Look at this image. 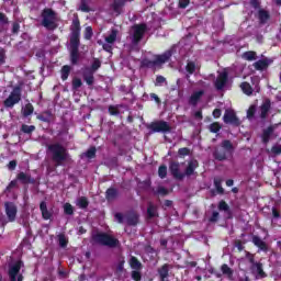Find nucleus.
Here are the masks:
<instances>
[{
  "label": "nucleus",
  "mask_w": 281,
  "mask_h": 281,
  "mask_svg": "<svg viewBox=\"0 0 281 281\" xmlns=\"http://www.w3.org/2000/svg\"><path fill=\"white\" fill-rule=\"evenodd\" d=\"M82 87V80L80 78H75L72 80V89H80Z\"/></svg>",
  "instance_id": "nucleus-46"
},
{
  "label": "nucleus",
  "mask_w": 281,
  "mask_h": 281,
  "mask_svg": "<svg viewBox=\"0 0 281 281\" xmlns=\"http://www.w3.org/2000/svg\"><path fill=\"white\" fill-rule=\"evenodd\" d=\"M234 150V145H232V142L224 140L221 144V147H217L214 151V157L218 161H225L227 159V155H232Z\"/></svg>",
  "instance_id": "nucleus-4"
},
{
  "label": "nucleus",
  "mask_w": 281,
  "mask_h": 281,
  "mask_svg": "<svg viewBox=\"0 0 281 281\" xmlns=\"http://www.w3.org/2000/svg\"><path fill=\"white\" fill-rule=\"evenodd\" d=\"M222 272L224 273V276H227L228 278H232L233 276L232 268L227 265L222 266Z\"/></svg>",
  "instance_id": "nucleus-39"
},
{
  "label": "nucleus",
  "mask_w": 281,
  "mask_h": 281,
  "mask_svg": "<svg viewBox=\"0 0 281 281\" xmlns=\"http://www.w3.org/2000/svg\"><path fill=\"white\" fill-rule=\"evenodd\" d=\"M130 266L132 267V269H142V262H139V260H137V258L132 257L130 259Z\"/></svg>",
  "instance_id": "nucleus-31"
},
{
  "label": "nucleus",
  "mask_w": 281,
  "mask_h": 281,
  "mask_svg": "<svg viewBox=\"0 0 281 281\" xmlns=\"http://www.w3.org/2000/svg\"><path fill=\"white\" fill-rule=\"evenodd\" d=\"M40 210H41L42 216H43V218H45V221H49V218H52V213L47 210V203L42 202L40 204Z\"/></svg>",
  "instance_id": "nucleus-20"
},
{
  "label": "nucleus",
  "mask_w": 281,
  "mask_h": 281,
  "mask_svg": "<svg viewBox=\"0 0 281 281\" xmlns=\"http://www.w3.org/2000/svg\"><path fill=\"white\" fill-rule=\"evenodd\" d=\"M71 71V67L69 66H64L61 68V80H67V78H69V74Z\"/></svg>",
  "instance_id": "nucleus-32"
},
{
  "label": "nucleus",
  "mask_w": 281,
  "mask_h": 281,
  "mask_svg": "<svg viewBox=\"0 0 281 281\" xmlns=\"http://www.w3.org/2000/svg\"><path fill=\"white\" fill-rule=\"evenodd\" d=\"M218 210H221L222 212H227V210H229V205H227L225 201H221L218 204Z\"/></svg>",
  "instance_id": "nucleus-52"
},
{
  "label": "nucleus",
  "mask_w": 281,
  "mask_h": 281,
  "mask_svg": "<svg viewBox=\"0 0 281 281\" xmlns=\"http://www.w3.org/2000/svg\"><path fill=\"white\" fill-rule=\"evenodd\" d=\"M252 243H254V245H256V247H258V248L261 249L262 251H266V249H267V244H266L262 239H260V237L254 236V237H252Z\"/></svg>",
  "instance_id": "nucleus-23"
},
{
  "label": "nucleus",
  "mask_w": 281,
  "mask_h": 281,
  "mask_svg": "<svg viewBox=\"0 0 281 281\" xmlns=\"http://www.w3.org/2000/svg\"><path fill=\"white\" fill-rule=\"evenodd\" d=\"M227 76H228L227 70H224L218 74V76L214 82L215 89L217 91H223V89H225V87H227Z\"/></svg>",
  "instance_id": "nucleus-10"
},
{
  "label": "nucleus",
  "mask_w": 281,
  "mask_h": 281,
  "mask_svg": "<svg viewBox=\"0 0 281 281\" xmlns=\"http://www.w3.org/2000/svg\"><path fill=\"white\" fill-rule=\"evenodd\" d=\"M132 278L135 281H140L142 280V274L138 271H133L132 272Z\"/></svg>",
  "instance_id": "nucleus-55"
},
{
  "label": "nucleus",
  "mask_w": 281,
  "mask_h": 281,
  "mask_svg": "<svg viewBox=\"0 0 281 281\" xmlns=\"http://www.w3.org/2000/svg\"><path fill=\"white\" fill-rule=\"evenodd\" d=\"M115 194H117V191L115 189H108L106 191V199H115Z\"/></svg>",
  "instance_id": "nucleus-48"
},
{
  "label": "nucleus",
  "mask_w": 281,
  "mask_h": 281,
  "mask_svg": "<svg viewBox=\"0 0 281 281\" xmlns=\"http://www.w3.org/2000/svg\"><path fill=\"white\" fill-rule=\"evenodd\" d=\"M83 79L87 82V85L89 86L93 85V72H89V74L85 72Z\"/></svg>",
  "instance_id": "nucleus-38"
},
{
  "label": "nucleus",
  "mask_w": 281,
  "mask_h": 281,
  "mask_svg": "<svg viewBox=\"0 0 281 281\" xmlns=\"http://www.w3.org/2000/svg\"><path fill=\"white\" fill-rule=\"evenodd\" d=\"M48 149L53 155V161H55L56 166H64L65 161H71V157L69 156L67 148L63 145L54 144L50 145Z\"/></svg>",
  "instance_id": "nucleus-1"
},
{
  "label": "nucleus",
  "mask_w": 281,
  "mask_h": 281,
  "mask_svg": "<svg viewBox=\"0 0 281 281\" xmlns=\"http://www.w3.org/2000/svg\"><path fill=\"white\" fill-rule=\"evenodd\" d=\"M77 205H78V207H81V209L88 207L89 200H87V198H85V196H81L77 200Z\"/></svg>",
  "instance_id": "nucleus-33"
},
{
  "label": "nucleus",
  "mask_w": 281,
  "mask_h": 281,
  "mask_svg": "<svg viewBox=\"0 0 281 281\" xmlns=\"http://www.w3.org/2000/svg\"><path fill=\"white\" fill-rule=\"evenodd\" d=\"M23 261H16L9 269V276L12 281H23V274L20 273Z\"/></svg>",
  "instance_id": "nucleus-7"
},
{
  "label": "nucleus",
  "mask_w": 281,
  "mask_h": 281,
  "mask_svg": "<svg viewBox=\"0 0 281 281\" xmlns=\"http://www.w3.org/2000/svg\"><path fill=\"white\" fill-rule=\"evenodd\" d=\"M245 60H256V53L255 52H246L244 53Z\"/></svg>",
  "instance_id": "nucleus-43"
},
{
  "label": "nucleus",
  "mask_w": 281,
  "mask_h": 281,
  "mask_svg": "<svg viewBox=\"0 0 281 281\" xmlns=\"http://www.w3.org/2000/svg\"><path fill=\"white\" fill-rule=\"evenodd\" d=\"M258 19H259V23H267V21H269L270 19L269 12L263 9L259 10Z\"/></svg>",
  "instance_id": "nucleus-24"
},
{
  "label": "nucleus",
  "mask_w": 281,
  "mask_h": 281,
  "mask_svg": "<svg viewBox=\"0 0 281 281\" xmlns=\"http://www.w3.org/2000/svg\"><path fill=\"white\" fill-rule=\"evenodd\" d=\"M181 165L179 162H171L169 166V170L171 175L175 177V179H183L186 177V173L181 172Z\"/></svg>",
  "instance_id": "nucleus-14"
},
{
  "label": "nucleus",
  "mask_w": 281,
  "mask_h": 281,
  "mask_svg": "<svg viewBox=\"0 0 281 281\" xmlns=\"http://www.w3.org/2000/svg\"><path fill=\"white\" fill-rule=\"evenodd\" d=\"M114 218L117 223H124L126 221L127 225H137V216L135 214L122 215V213H115Z\"/></svg>",
  "instance_id": "nucleus-9"
},
{
  "label": "nucleus",
  "mask_w": 281,
  "mask_h": 281,
  "mask_svg": "<svg viewBox=\"0 0 281 281\" xmlns=\"http://www.w3.org/2000/svg\"><path fill=\"white\" fill-rule=\"evenodd\" d=\"M21 102V88L16 87L12 90L9 98L4 101V106L11 109L14 104H19Z\"/></svg>",
  "instance_id": "nucleus-6"
},
{
  "label": "nucleus",
  "mask_w": 281,
  "mask_h": 281,
  "mask_svg": "<svg viewBox=\"0 0 281 281\" xmlns=\"http://www.w3.org/2000/svg\"><path fill=\"white\" fill-rule=\"evenodd\" d=\"M95 157V147H91L85 154L81 155L82 159H93Z\"/></svg>",
  "instance_id": "nucleus-29"
},
{
  "label": "nucleus",
  "mask_w": 281,
  "mask_h": 281,
  "mask_svg": "<svg viewBox=\"0 0 281 281\" xmlns=\"http://www.w3.org/2000/svg\"><path fill=\"white\" fill-rule=\"evenodd\" d=\"M5 50L2 47H0V65H5Z\"/></svg>",
  "instance_id": "nucleus-51"
},
{
  "label": "nucleus",
  "mask_w": 281,
  "mask_h": 281,
  "mask_svg": "<svg viewBox=\"0 0 281 281\" xmlns=\"http://www.w3.org/2000/svg\"><path fill=\"white\" fill-rule=\"evenodd\" d=\"M179 155H188V148L179 149Z\"/></svg>",
  "instance_id": "nucleus-64"
},
{
  "label": "nucleus",
  "mask_w": 281,
  "mask_h": 281,
  "mask_svg": "<svg viewBox=\"0 0 281 281\" xmlns=\"http://www.w3.org/2000/svg\"><path fill=\"white\" fill-rule=\"evenodd\" d=\"M20 27H21V26L19 25V23L14 22V23H13V26H12V32H13V34H16V32H19Z\"/></svg>",
  "instance_id": "nucleus-59"
},
{
  "label": "nucleus",
  "mask_w": 281,
  "mask_h": 281,
  "mask_svg": "<svg viewBox=\"0 0 281 281\" xmlns=\"http://www.w3.org/2000/svg\"><path fill=\"white\" fill-rule=\"evenodd\" d=\"M164 82H166V78L164 76H158L156 78V87H161V85H164Z\"/></svg>",
  "instance_id": "nucleus-53"
},
{
  "label": "nucleus",
  "mask_w": 281,
  "mask_h": 281,
  "mask_svg": "<svg viewBox=\"0 0 281 281\" xmlns=\"http://www.w3.org/2000/svg\"><path fill=\"white\" fill-rule=\"evenodd\" d=\"M158 175L160 179H165V177L168 175V168L166 166H160L158 169Z\"/></svg>",
  "instance_id": "nucleus-41"
},
{
  "label": "nucleus",
  "mask_w": 281,
  "mask_h": 281,
  "mask_svg": "<svg viewBox=\"0 0 281 281\" xmlns=\"http://www.w3.org/2000/svg\"><path fill=\"white\" fill-rule=\"evenodd\" d=\"M225 124H233L234 126H240V120L236 117V113L232 110H226L223 116Z\"/></svg>",
  "instance_id": "nucleus-12"
},
{
  "label": "nucleus",
  "mask_w": 281,
  "mask_h": 281,
  "mask_svg": "<svg viewBox=\"0 0 281 281\" xmlns=\"http://www.w3.org/2000/svg\"><path fill=\"white\" fill-rule=\"evenodd\" d=\"M58 243H59V246L65 248V247H67L69 239H67V237L61 234V235H58Z\"/></svg>",
  "instance_id": "nucleus-35"
},
{
  "label": "nucleus",
  "mask_w": 281,
  "mask_h": 281,
  "mask_svg": "<svg viewBox=\"0 0 281 281\" xmlns=\"http://www.w3.org/2000/svg\"><path fill=\"white\" fill-rule=\"evenodd\" d=\"M78 48H70V60L72 65H78Z\"/></svg>",
  "instance_id": "nucleus-30"
},
{
  "label": "nucleus",
  "mask_w": 281,
  "mask_h": 281,
  "mask_svg": "<svg viewBox=\"0 0 281 281\" xmlns=\"http://www.w3.org/2000/svg\"><path fill=\"white\" fill-rule=\"evenodd\" d=\"M5 207V214L9 218V221L12 223L15 221L16 218V205H14V203L12 202H7L4 204Z\"/></svg>",
  "instance_id": "nucleus-13"
},
{
  "label": "nucleus",
  "mask_w": 281,
  "mask_h": 281,
  "mask_svg": "<svg viewBox=\"0 0 281 281\" xmlns=\"http://www.w3.org/2000/svg\"><path fill=\"white\" fill-rule=\"evenodd\" d=\"M32 113H34V105H32V103H27L22 108V115H24V117L32 115Z\"/></svg>",
  "instance_id": "nucleus-25"
},
{
  "label": "nucleus",
  "mask_w": 281,
  "mask_h": 281,
  "mask_svg": "<svg viewBox=\"0 0 281 281\" xmlns=\"http://www.w3.org/2000/svg\"><path fill=\"white\" fill-rule=\"evenodd\" d=\"M9 170H14L16 168V162L14 160H11L8 165Z\"/></svg>",
  "instance_id": "nucleus-60"
},
{
  "label": "nucleus",
  "mask_w": 281,
  "mask_h": 281,
  "mask_svg": "<svg viewBox=\"0 0 281 281\" xmlns=\"http://www.w3.org/2000/svg\"><path fill=\"white\" fill-rule=\"evenodd\" d=\"M273 133V128L269 127L268 130H266L263 132V142L267 143L269 142V135H271Z\"/></svg>",
  "instance_id": "nucleus-49"
},
{
  "label": "nucleus",
  "mask_w": 281,
  "mask_h": 281,
  "mask_svg": "<svg viewBox=\"0 0 281 281\" xmlns=\"http://www.w3.org/2000/svg\"><path fill=\"white\" fill-rule=\"evenodd\" d=\"M200 67L194 61H188L186 66V71L189 76H192L195 71H199Z\"/></svg>",
  "instance_id": "nucleus-21"
},
{
  "label": "nucleus",
  "mask_w": 281,
  "mask_h": 281,
  "mask_svg": "<svg viewBox=\"0 0 281 281\" xmlns=\"http://www.w3.org/2000/svg\"><path fill=\"white\" fill-rule=\"evenodd\" d=\"M255 69L262 70L269 67V61L267 59L258 60L254 64Z\"/></svg>",
  "instance_id": "nucleus-26"
},
{
  "label": "nucleus",
  "mask_w": 281,
  "mask_h": 281,
  "mask_svg": "<svg viewBox=\"0 0 281 281\" xmlns=\"http://www.w3.org/2000/svg\"><path fill=\"white\" fill-rule=\"evenodd\" d=\"M144 34H146V24H136L132 26L130 31V40L133 45H137V43L144 38Z\"/></svg>",
  "instance_id": "nucleus-5"
},
{
  "label": "nucleus",
  "mask_w": 281,
  "mask_h": 281,
  "mask_svg": "<svg viewBox=\"0 0 281 281\" xmlns=\"http://www.w3.org/2000/svg\"><path fill=\"white\" fill-rule=\"evenodd\" d=\"M203 90H199L195 91L189 100V103L192 104V106H196V104H199V100H201V98H203Z\"/></svg>",
  "instance_id": "nucleus-17"
},
{
  "label": "nucleus",
  "mask_w": 281,
  "mask_h": 281,
  "mask_svg": "<svg viewBox=\"0 0 281 281\" xmlns=\"http://www.w3.org/2000/svg\"><path fill=\"white\" fill-rule=\"evenodd\" d=\"M56 21H58V15L52 9H44L42 12V25L46 30H54L56 27Z\"/></svg>",
  "instance_id": "nucleus-2"
},
{
  "label": "nucleus",
  "mask_w": 281,
  "mask_h": 281,
  "mask_svg": "<svg viewBox=\"0 0 281 281\" xmlns=\"http://www.w3.org/2000/svg\"><path fill=\"white\" fill-rule=\"evenodd\" d=\"M103 49H104L105 52H111V50L113 49V44H111V43H109V42H105V43L103 44Z\"/></svg>",
  "instance_id": "nucleus-56"
},
{
  "label": "nucleus",
  "mask_w": 281,
  "mask_h": 281,
  "mask_svg": "<svg viewBox=\"0 0 281 281\" xmlns=\"http://www.w3.org/2000/svg\"><path fill=\"white\" fill-rule=\"evenodd\" d=\"M147 214L149 218H155V216H157V207H155L154 205H149L147 209Z\"/></svg>",
  "instance_id": "nucleus-37"
},
{
  "label": "nucleus",
  "mask_w": 281,
  "mask_h": 281,
  "mask_svg": "<svg viewBox=\"0 0 281 281\" xmlns=\"http://www.w3.org/2000/svg\"><path fill=\"white\" fill-rule=\"evenodd\" d=\"M93 36V29L91 26H87L85 30V38L89 41Z\"/></svg>",
  "instance_id": "nucleus-45"
},
{
  "label": "nucleus",
  "mask_w": 281,
  "mask_h": 281,
  "mask_svg": "<svg viewBox=\"0 0 281 281\" xmlns=\"http://www.w3.org/2000/svg\"><path fill=\"white\" fill-rule=\"evenodd\" d=\"M210 131H211V133H218V131H221V124L212 123L210 125Z\"/></svg>",
  "instance_id": "nucleus-47"
},
{
  "label": "nucleus",
  "mask_w": 281,
  "mask_h": 281,
  "mask_svg": "<svg viewBox=\"0 0 281 281\" xmlns=\"http://www.w3.org/2000/svg\"><path fill=\"white\" fill-rule=\"evenodd\" d=\"M240 89L246 95H251L254 93V89H251V86L247 82H243Z\"/></svg>",
  "instance_id": "nucleus-27"
},
{
  "label": "nucleus",
  "mask_w": 281,
  "mask_h": 281,
  "mask_svg": "<svg viewBox=\"0 0 281 281\" xmlns=\"http://www.w3.org/2000/svg\"><path fill=\"white\" fill-rule=\"evenodd\" d=\"M100 67H101L100 60L94 59V61L92 63V70L98 71V69H100Z\"/></svg>",
  "instance_id": "nucleus-54"
},
{
  "label": "nucleus",
  "mask_w": 281,
  "mask_h": 281,
  "mask_svg": "<svg viewBox=\"0 0 281 281\" xmlns=\"http://www.w3.org/2000/svg\"><path fill=\"white\" fill-rule=\"evenodd\" d=\"M172 56V52H166L162 55H157L151 61H148L147 67H157L159 65H164V63H168Z\"/></svg>",
  "instance_id": "nucleus-8"
},
{
  "label": "nucleus",
  "mask_w": 281,
  "mask_h": 281,
  "mask_svg": "<svg viewBox=\"0 0 281 281\" xmlns=\"http://www.w3.org/2000/svg\"><path fill=\"white\" fill-rule=\"evenodd\" d=\"M64 212L68 214V216H71L74 214V206L70 203L64 204Z\"/></svg>",
  "instance_id": "nucleus-40"
},
{
  "label": "nucleus",
  "mask_w": 281,
  "mask_h": 281,
  "mask_svg": "<svg viewBox=\"0 0 281 281\" xmlns=\"http://www.w3.org/2000/svg\"><path fill=\"white\" fill-rule=\"evenodd\" d=\"M214 186H215V188H216L218 194H223V192H225V190H224L223 187L221 186V180L215 179V180H214Z\"/></svg>",
  "instance_id": "nucleus-44"
},
{
  "label": "nucleus",
  "mask_w": 281,
  "mask_h": 281,
  "mask_svg": "<svg viewBox=\"0 0 281 281\" xmlns=\"http://www.w3.org/2000/svg\"><path fill=\"white\" fill-rule=\"evenodd\" d=\"M92 240L97 245H104L105 247H117V245H120V241L117 239L104 233H98L92 235Z\"/></svg>",
  "instance_id": "nucleus-3"
},
{
  "label": "nucleus",
  "mask_w": 281,
  "mask_h": 281,
  "mask_svg": "<svg viewBox=\"0 0 281 281\" xmlns=\"http://www.w3.org/2000/svg\"><path fill=\"white\" fill-rule=\"evenodd\" d=\"M196 168H199V161L196 160H191L187 167L186 170V176L187 177H191V175H194V170H196Z\"/></svg>",
  "instance_id": "nucleus-18"
},
{
  "label": "nucleus",
  "mask_w": 281,
  "mask_h": 281,
  "mask_svg": "<svg viewBox=\"0 0 281 281\" xmlns=\"http://www.w3.org/2000/svg\"><path fill=\"white\" fill-rule=\"evenodd\" d=\"M255 113H256V105H250V108L247 111V119L251 120Z\"/></svg>",
  "instance_id": "nucleus-50"
},
{
  "label": "nucleus",
  "mask_w": 281,
  "mask_h": 281,
  "mask_svg": "<svg viewBox=\"0 0 281 281\" xmlns=\"http://www.w3.org/2000/svg\"><path fill=\"white\" fill-rule=\"evenodd\" d=\"M79 10H81V12H89V7H87V4H81Z\"/></svg>",
  "instance_id": "nucleus-63"
},
{
  "label": "nucleus",
  "mask_w": 281,
  "mask_h": 281,
  "mask_svg": "<svg viewBox=\"0 0 281 281\" xmlns=\"http://www.w3.org/2000/svg\"><path fill=\"white\" fill-rule=\"evenodd\" d=\"M252 273L256 278H265V271L262 270V263H254L251 267Z\"/></svg>",
  "instance_id": "nucleus-16"
},
{
  "label": "nucleus",
  "mask_w": 281,
  "mask_h": 281,
  "mask_svg": "<svg viewBox=\"0 0 281 281\" xmlns=\"http://www.w3.org/2000/svg\"><path fill=\"white\" fill-rule=\"evenodd\" d=\"M270 155H273L274 157H277V155H281V145L272 146Z\"/></svg>",
  "instance_id": "nucleus-42"
},
{
  "label": "nucleus",
  "mask_w": 281,
  "mask_h": 281,
  "mask_svg": "<svg viewBox=\"0 0 281 281\" xmlns=\"http://www.w3.org/2000/svg\"><path fill=\"white\" fill-rule=\"evenodd\" d=\"M80 46V35L71 34L70 35V49H78Z\"/></svg>",
  "instance_id": "nucleus-22"
},
{
  "label": "nucleus",
  "mask_w": 281,
  "mask_h": 281,
  "mask_svg": "<svg viewBox=\"0 0 281 281\" xmlns=\"http://www.w3.org/2000/svg\"><path fill=\"white\" fill-rule=\"evenodd\" d=\"M179 5L182 9L188 8V5H190V0H180Z\"/></svg>",
  "instance_id": "nucleus-57"
},
{
  "label": "nucleus",
  "mask_w": 281,
  "mask_h": 281,
  "mask_svg": "<svg viewBox=\"0 0 281 281\" xmlns=\"http://www.w3.org/2000/svg\"><path fill=\"white\" fill-rule=\"evenodd\" d=\"M116 40H117V31L116 30H112L110 35H108L105 37V43H110V44L113 45Z\"/></svg>",
  "instance_id": "nucleus-28"
},
{
  "label": "nucleus",
  "mask_w": 281,
  "mask_h": 281,
  "mask_svg": "<svg viewBox=\"0 0 281 281\" xmlns=\"http://www.w3.org/2000/svg\"><path fill=\"white\" fill-rule=\"evenodd\" d=\"M269 109H271V101L265 100L259 109V117H261V120H265V117H267Z\"/></svg>",
  "instance_id": "nucleus-15"
},
{
  "label": "nucleus",
  "mask_w": 281,
  "mask_h": 281,
  "mask_svg": "<svg viewBox=\"0 0 281 281\" xmlns=\"http://www.w3.org/2000/svg\"><path fill=\"white\" fill-rule=\"evenodd\" d=\"M216 221H218V212H213L211 218H210V222L211 223H216Z\"/></svg>",
  "instance_id": "nucleus-58"
},
{
  "label": "nucleus",
  "mask_w": 281,
  "mask_h": 281,
  "mask_svg": "<svg viewBox=\"0 0 281 281\" xmlns=\"http://www.w3.org/2000/svg\"><path fill=\"white\" fill-rule=\"evenodd\" d=\"M194 117L196 120H203V114L201 113V111H198V112L194 113Z\"/></svg>",
  "instance_id": "nucleus-61"
},
{
  "label": "nucleus",
  "mask_w": 281,
  "mask_h": 281,
  "mask_svg": "<svg viewBox=\"0 0 281 281\" xmlns=\"http://www.w3.org/2000/svg\"><path fill=\"white\" fill-rule=\"evenodd\" d=\"M159 276L161 280H166V278H168V265L161 267V269L159 270Z\"/></svg>",
  "instance_id": "nucleus-36"
},
{
  "label": "nucleus",
  "mask_w": 281,
  "mask_h": 281,
  "mask_svg": "<svg viewBox=\"0 0 281 281\" xmlns=\"http://www.w3.org/2000/svg\"><path fill=\"white\" fill-rule=\"evenodd\" d=\"M149 128H151L153 133H168L170 131V125L168 124V122L159 121L156 123H151Z\"/></svg>",
  "instance_id": "nucleus-11"
},
{
  "label": "nucleus",
  "mask_w": 281,
  "mask_h": 281,
  "mask_svg": "<svg viewBox=\"0 0 281 281\" xmlns=\"http://www.w3.org/2000/svg\"><path fill=\"white\" fill-rule=\"evenodd\" d=\"M213 117H221V110L215 109V110L213 111Z\"/></svg>",
  "instance_id": "nucleus-62"
},
{
  "label": "nucleus",
  "mask_w": 281,
  "mask_h": 281,
  "mask_svg": "<svg viewBox=\"0 0 281 281\" xmlns=\"http://www.w3.org/2000/svg\"><path fill=\"white\" fill-rule=\"evenodd\" d=\"M21 131L22 133L30 135V133H34V131H36V127L34 125H22Z\"/></svg>",
  "instance_id": "nucleus-34"
},
{
  "label": "nucleus",
  "mask_w": 281,
  "mask_h": 281,
  "mask_svg": "<svg viewBox=\"0 0 281 281\" xmlns=\"http://www.w3.org/2000/svg\"><path fill=\"white\" fill-rule=\"evenodd\" d=\"M70 30L71 34L80 35V20H78V16L74 18Z\"/></svg>",
  "instance_id": "nucleus-19"
}]
</instances>
